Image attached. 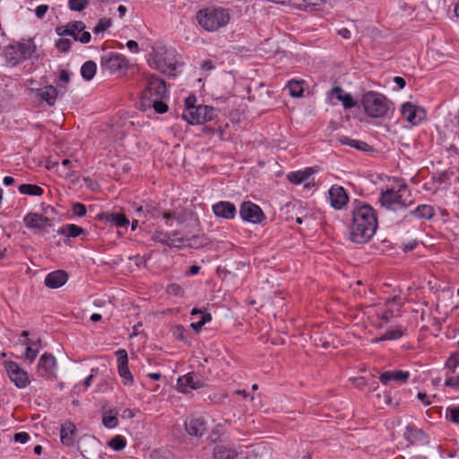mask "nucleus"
Wrapping results in <instances>:
<instances>
[{
  "label": "nucleus",
  "instance_id": "nucleus-25",
  "mask_svg": "<svg viewBox=\"0 0 459 459\" xmlns=\"http://www.w3.org/2000/svg\"><path fill=\"white\" fill-rule=\"evenodd\" d=\"M15 46L19 48L20 56L22 60L30 58L36 49V46L31 39H22Z\"/></svg>",
  "mask_w": 459,
  "mask_h": 459
},
{
  "label": "nucleus",
  "instance_id": "nucleus-15",
  "mask_svg": "<svg viewBox=\"0 0 459 459\" xmlns=\"http://www.w3.org/2000/svg\"><path fill=\"white\" fill-rule=\"evenodd\" d=\"M24 224L30 230H44L47 227H51V220L48 217L36 212L28 213L23 219Z\"/></svg>",
  "mask_w": 459,
  "mask_h": 459
},
{
  "label": "nucleus",
  "instance_id": "nucleus-37",
  "mask_svg": "<svg viewBox=\"0 0 459 459\" xmlns=\"http://www.w3.org/2000/svg\"><path fill=\"white\" fill-rule=\"evenodd\" d=\"M108 445L109 447H111L115 451H120L122 450L126 445V440L124 437L117 435L112 437L108 442Z\"/></svg>",
  "mask_w": 459,
  "mask_h": 459
},
{
  "label": "nucleus",
  "instance_id": "nucleus-40",
  "mask_svg": "<svg viewBox=\"0 0 459 459\" xmlns=\"http://www.w3.org/2000/svg\"><path fill=\"white\" fill-rule=\"evenodd\" d=\"M60 439L65 446H73L75 443L74 432H60Z\"/></svg>",
  "mask_w": 459,
  "mask_h": 459
},
{
  "label": "nucleus",
  "instance_id": "nucleus-5",
  "mask_svg": "<svg viewBox=\"0 0 459 459\" xmlns=\"http://www.w3.org/2000/svg\"><path fill=\"white\" fill-rule=\"evenodd\" d=\"M379 202L385 208L397 212L412 204L406 186L403 185L397 191L386 189L381 193Z\"/></svg>",
  "mask_w": 459,
  "mask_h": 459
},
{
  "label": "nucleus",
  "instance_id": "nucleus-30",
  "mask_svg": "<svg viewBox=\"0 0 459 459\" xmlns=\"http://www.w3.org/2000/svg\"><path fill=\"white\" fill-rule=\"evenodd\" d=\"M97 71V65L93 61L85 62L81 68V74L83 79L90 81L91 80Z\"/></svg>",
  "mask_w": 459,
  "mask_h": 459
},
{
  "label": "nucleus",
  "instance_id": "nucleus-62",
  "mask_svg": "<svg viewBox=\"0 0 459 459\" xmlns=\"http://www.w3.org/2000/svg\"><path fill=\"white\" fill-rule=\"evenodd\" d=\"M75 429V426L73 422H65V424L62 425L61 427V430H74Z\"/></svg>",
  "mask_w": 459,
  "mask_h": 459
},
{
  "label": "nucleus",
  "instance_id": "nucleus-11",
  "mask_svg": "<svg viewBox=\"0 0 459 459\" xmlns=\"http://www.w3.org/2000/svg\"><path fill=\"white\" fill-rule=\"evenodd\" d=\"M30 95L37 98L39 102H46L49 107H53L56 103L58 91L52 85H48L42 88H29Z\"/></svg>",
  "mask_w": 459,
  "mask_h": 459
},
{
  "label": "nucleus",
  "instance_id": "nucleus-51",
  "mask_svg": "<svg viewBox=\"0 0 459 459\" xmlns=\"http://www.w3.org/2000/svg\"><path fill=\"white\" fill-rule=\"evenodd\" d=\"M153 238L157 241H160L161 243H166L169 246L171 245H174V246H177L176 244H174V240L170 239L169 237H166L164 236V238H162V234L161 233H156L153 237Z\"/></svg>",
  "mask_w": 459,
  "mask_h": 459
},
{
  "label": "nucleus",
  "instance_id": "nucleus-20",
  "mask_svg": "<svg viewBox=\"0 0 459 459\" xmlns=\"http://www.w3.org/2000/svg\"><path fill=\"white\" fill-rule=\"evenodd\" d=\"M241 451L230 445L219 444L212 449L213 459H238Z\"/></svg>",
  "mask_w": 459,
  "mask_h": 459
},
{
  "label": "nucleus",
  "instance_id": "nucleus-54",
  "mask_svg": "<svg viewBox=\"0 0 459 459\" xmlns=\"http://www.w3.org/2000/svg\"><path fill=\"white\" fill-rule=\"evenodd\" d=\"M417 397L424 405L431 404V398L427 395L426 393L419 392Z\"/></svg>",
  "mask_w": 459,
  "mask_h": 459
},
{
  "label": "nucleus",
  "instance_id": "nucleus-36",
  "mask_svg": "<svg viewBox=\"0 0 459 459\" xmlns=\"http://www.w3.org/2000/svg\"><path fill=\"white\" fill-rule=\"evenodd\" d=\"M290 90V95L295 98L301 97L303 94L302 82L299 81H290L288 83Z\"/></svg>",
  "mask_w": 459,
  "mask_h": 459
},
{
  "label": "nucleus",
  "instance_id": "nucleus-9",
  "mask_svg": "<svg viewBox=\"0 0 459 459\" xmlns=\"http://www.w3.org/2000/svg\"><path fill=\"white\" fill-rule=\"evenodd\" d=\"M4 367L10 380L13 382L18 388H24L30 384L28 373L20 368L16 362L6 361Z\"/></svg>",
  "mask_w": 459,
  "mask_h": 459
},
{
  "label": "nucleus",
  "instance_id": "nucleus-48",
  "mask_svg": "<svg viewBox=\"0 0 459 459\" xmlns=\"http://www.w3.org/2000/svg\"><path fill=\"white\" fill-rule=\"evenodd\" d=\"M341 102L345 108H351L357 105V103L353 101L351 95L349 93H346L345 96H343Z\"/></svg>",
  "mask_w": 459,
  "mask_h": 459
},
{
  "label": "nucleus",
  "instance_id": "nucleus-12",
  "mask_svg": "<svg viewBox=\"0 0 459 459\" xmlns=\"http://www.w3.org/2000/svg\"><path fill=\"white\" fill-rule=\"evenodd\" d=\"M117 369L120 377L123 379L125 385H132L134 384V377L128 368V356L126 350H118L117 352Z\"/></svg>",
  "mask_w": 459,
  "mask_h": 459
},
{
  "label": "nucleus",
  "instance_id": "nucleus-59",
  "mask_svg": "<svg viewBox=\"0 0 459 459\" xmlns=\"http://www.w3.org/2000/svg\"><path fill=\"white\" fill-rule=\"evenodd\" d=\"M185 102H186V108L196 107V106H195V98L194 96H190V97L186 98Z\"/></svg>",
  "mask_w": 459,
  "mask_h": 459
},
{
  "label": "nucleus",
  "instance_id": "nucleus-32",
  "mask_svg": "<svg viewBox=\"0 0 459 459\" xmlns=\"http://www.w3.org/2000/svg\"><path fill=\"white\" fill-rule=\"evenodd\" d=\"M83 232L82 228L75 225V224H68L65 227H62L57 230L58 234L65 235L69 238H75L81 235Z\"/></svg>",
  "mask_w": 459,
  "mask_h": 459
},
{
  "label": "nucleus",
  "instance_id": "nucleus-56",
  "mask_svg": "<svg viewBox=\"0 0 459 459\" xmlns=\"http://www.w3.org/2000/svg\"><path fill=\"white\" fill-rule=\"evenodd\" d=\"M445 385L450 387H459V377H450L446 379Z\"/></svg>",
  "mask_w": 459,
  "mask_h": 459
},
{
  "label": "nucleus",
  "instance_id": "nucleus-27",
  "mask_svg": "<svg viewBox=\"0 0 459 459\" xmlns=\"http://www.w3.org/2000/svg\"><path fill=\"white\" fill-rule=\"evenodd\" d=\"M404 333V329L399 325L394 328L387 329L379 338H377L373 342L381 341H393L401 338Z\"/></svg>",
  "mask_w": 459,
  "mask_h": 459
},
{
  "label": "nucleus",
  "instance_id": "nucleus-58",
  "mask_svg": "<svg viewBox=\"0 0 459 459\" xmlns=\"http://www.w3.org/2000/svg\"><path fill=\"white\" fill-rule=\"evenodd\" d=\"M59 80L63 82L67 83L70 80L68 72L65 70H62L59 74Z\"/></svg>",
  "mask_w": 459,
  "mask_h": 459
},
{
  "label": "nucleus",
  "instance_id": "nucleus-64",
  "mask_svg": "<svg viewBox=\"0 0 459 459\" xmlns=\"http://www.w3.org/2000/svg\"><path fill=\"white\" fill-rule=\"evenodd\" d=\"M14 182H15V179L9 176L4 177L3 179V183L5 186H11V185L14 184Z\"/></svg>",
  "mask_w": 459,
  "mask_h": 459
},
{
  "label": "nucleus",
  "instance_id": "nucleus-61",
  "mask_svg": "<svg viewBox=\"0 0 459 459\" xmlns=\"http://www.w3.org/2000/svg\"><path fill=\"white\" fill-rule=\"evenodd\" d=\"M338 34L342 36L343 39H350L351 37V31L346 28L339 30Z\"/></svg>",
  "mask_w": 459,
  "mask_h": 459
},
{
  "label": "nucleus",
  "instance_id": "nucleus-45",
  "mask_svg": "<svg viewBox=\"0 0 459 459\" xmlns=\"http://www.w3.org/2000/svg\"><path fill=\"white\" fill-rule=\"evenodd\" d=\"M206 110L204 111V123L207 121H211L217 117V110L210 106H206Z\"/></svg>",
  "mask_w": 459,
  "mask_h": 459
},
{
  "label": "nucleus",
  "instance_id": "nucleus-50",
  "mask_svg": "<svg viewBox=\"0 0 459 459\" xmlns=\"http://www.w3.org/2000/svg\"><path fill=\"white\" fill-rule=\"evenodd\" d=\"M168 292L175 296H180L183 294V289L178 284L173 283L169 285Z\"/></svg>",
  "mask_w": 459,
  "mask_h": 459
},
{
  "label": "nucleus",
  "instance_id": "nucleus-22",
  "mask_svg": "<svg viewBox=\"0 0 459 459\" xmlns=\"http://www.w3.org/2000/svg\"><path fill=\"white\" fill-rule=\"evenodd\" d=\"M68 280V274L63 270H56L49 273L45 280V285L49 289H57L62 287Z\"/></svg>",
  "mask_w": 459,
  "mask_h": 459
},
{
  "label": "nucleus",
  "instance_id": "nucleus-60",
  "mask_svg": "<svg viewBox=\"0 0 459 459\" xmlns=\"http://www.w3.org/2000/svg\"><path fill=\"white\" fill-rule=\"evenodd\" d=\"M394 82L399 86L400 89H403L406 85L405 80L403 77L395 76Z\"/></svg>",
  "mask_w": 459,
  "mask_h": 459
},
{
  "label": "nucleus",
  "instance_id": "nucleus-46",
  "mask_svg": "<svg viewBox=\"0 0 459 459\" xmlns=\"http://www.w3.org/2000/svg\"><path fill=\"white\" fill-rule=\"evenodd\" d=\"M73 212L79 217H82L86 214V207L81 203H75L73 205Z\"/></svg>",
  "mask_w": 459,
  "mask_h": 459
},
{
  "label": "nucleus",
  "instance_id": "nucleus-17",
  "mask_svg": "<svg viewBox=\"0 0 459 459\" xmlns=\"http://www.w3.org/2000/svg\"><path fill=\"white\" fill-rule=\"evenodd\" d=\"M403 305V302L400 296H394L393 298L388 299L384 304L381 319L385 323L390 322L391 319L398 314Z\"/></svg>",
  "mask_w": 459,
  "mask_h": 459
},
{
  "label": "nucleus",
  "instance_id": "nucleus-31",
  "mask_svg": "<svg viewBox=\"0 0 459 459\" xmlns=\"http://www.w3.org/2000/svg\"><path fill=\"white\" fill-rule=\"evenodd\" d=\"M312 169H307L304 171L292 172L288 176L289 180L293 184H300L312 175Z\"/></svg>",
  "mask_w": 459,
  "mask_h": 459
},
{
  "label": "nucleus",
  "instance_id": "nucleus-14",
  "mask_svg": "<svg viewBox=\"0 0 459 459\" xmlns=\"http://www.w3.org/2000/svg\"><path fill=\"white\" fill-rule=\"evenodd\" d=\"M328 193L333 208L341 210L348 204L349 196L342 186L334 185L329 189Z\"/></svg>",
  "mask_w": 459,
  "mask_h": 459
},
{
  "label": "nucleus",
  "instance_id": "nucleus-29",
  "mask_svg": "<svg viewBox=\"0 0 459 459\" xmlns=\"http://www.w3.org/2000/svg\"><path fill=\"white\" fill-rule=\"evenodd\" d=\"M410 215L415 216L418 219H430L434 215V210L430 205L421 204L412 210Z\"/></svg>",
  "mask_w": 459,
  "mask_h": 459
},
{
  "label": "nucleus",
  "instance_id": "nucleus-42",
  "mask_svg": "<svg viewBox=\"0 0 459 459\" xmlns=\"http://www.w3.org/2000/svg\"><path fill=\"white\" fill-rule=\"evenodd\" d=\"M110 25L111 22L109 19H101L92 30L95 34H99L104 32L108 28L110 27Z\"/></svg>",
  "mask_w": 459,
  "mask_h": 459
},
{
  "label": "nucleus",
  "instance_id": "nucleus-43",
  "mask_svg": "<svg viewBox=\"0 0 459 459\" xmlns=\"http://www.w3.org/2000/svg\"><path fill=\"white\" fill-rule=\"evenodd\" d=\"M349 146L363 152H368L371 149V147L367 143L355 139H351Z\"/></svg>",
  "mask_w": 459,
  "mask_h": 459
},
{
  "label": "nucleus",
  "instance_id": "nucleus-8",
  "mask_svg": "<svg viewBox=\"0 0 459 459\" xmlns=\"http://www.w3.org/2000/svg\"><path fill=\"white\" fill-rule=\"evenodd\" d=\"M38 374L46 379L54 380L56 378L57 362L54 355L45 352L39 358Z\"/></svg>",
  "mask_w": 459,
  "mask_h": 459
},
{
  "label": "nucleus",
  "instance_id": "nucleus-18",
  "mask_svg": "<svg viewBox=\"0 0 459 459\" xmlns=\"http://www.w3.org/2000/svg\"><path fill=\"white\" fill-rule=\"evenodd\" d=\"M178 390L181 393H187L189 389H199L204 386L201 379L195 373H188L178 377Z\"/></svg>",
  "mask_w": 459,
  "mask_h": 459
},
{
  "label": "nucleus",
  "instance_id": "nucleus-2",
  "mask_svg": "<svg viewBox=\"0 0 459 459\" xmlns=\"http://www.w3.org/2000/svg\"><path fill=\"white\" fill-rule=\"evenodd\" d=\"M147 85L141 95V105L144 108H153L158 114L168 111V105L164 102L168 97L165 82L154 74L146 78Z\"/></svg>",
  "mask_w": 459,
  "mask_h": 459
},
{
  "label": "nucleus",
  "instance_id": "nucleus-63",
  "mask_svg": "<svg viewBox=\"0 0 459 459\" xmlns=\"http://www.w3.org/2000/svg\"><path fill=\"white\" fill-rule=\"evenodd\" d=\"M213 67L214 66H213L212 61H210V60L204 61L202 64V68L204 70L210 71V70L213 69Z\"/></svg>",
  "mask_w": 459,
  "mask_h": 459
},
{
  "label": "nucleus",
  "instance_id": "nucleus-7",
  "mask_svg": "<svg viewBox=\"0 0 459 459\" xmlns=\"http://www.w3.org/2000/svg\"><path fill=\"white\" fill-rule=\"evenodd\" d=\"M85 24L77 21L68 23L66 26L56 28V32L60 36H72L74 40L82 43H88L91 40V33L84 31Z\"/></svg>",
  "mask_w": 459,
  "mask_h": 459
},
{
  "label": "nucleus",
  "instance_id": "nucleus-35",
  "mask_svg": "<svg viewBox=\"0 0 459 459\" xmlns=\"http://www.w3.org/2000/svg\"><path fill=\"white\" fill-rule=\"evenodd\" d=\"M19 191L22 195H41L43 194V189L37 186L31 184H22L19 186Z\"/></svg>",
  "mask_w": 459,
  "mask_h": 459
},
{
  "label": "nucleus",
  "instance_id": "nucleus-53",
  "mask_svg": "<svg viewBox=\"0 0 459 459\" xmlns=\"http://www.w3.org/2000/svg\"><path fill=\"white\" fill-rule=\"evenodd\" d=\"M28 439H29V436H28L27 432H17L14 435V440L16 442H20L22 444H24L25 442H27Z\"/></svg>",
  "mask_w": 459,
  "mask_h": 459
},
{
  "label": "nucleus",
  "instance_id": "nucleus-4",
  "mask_svg": "<svg viewBox=\"0 0 459 459\" xmlns=\"http://www.w3.org/2000/svg\"><path fill=\"white\" fill-rule=\"evenodd\" d=\"M178 65L177 53L172 48L156 47L153 48L151 66L162 74L175 75L174 72Z\"/></svg>",
  "mask_w": 459,
  "mask_h": 459
},
{
  "label": "nucleus",
  "instance_id": "nucleus-26",
  "mask_svg": "<svg viewBox=\"0 0 459 459\" xmlns=\"http://www.w3.org/2000/svg\"><path fill=\"white\" fill-rule=\"evenodd\" d=\"M4 57L6 62L12 66H14L20 62L23 61L20 56L19 48L15 46V44L9 45L4 48Z\"/></svg>",
  "mask_w": 459,
  "mask_h": 459
},
{
  "label": "nucleus",
  "instance_id": "nucleus-3",
  "mask_svg": "<svg viewBox=\"0 0 459 459\" xmlns=\"http://www.w3.org/2000/svg\"><path fill=\"white\" fill-rule=\"evenodd\" d=\"M196 20L204 30L213 32L225 27L230 20V15L224 8L208 7L196 13Z\"/></svg>",
  "mask_w": 459,
  "mask_h": 459
},
{
  "label": "nucleus",
  "instance_id": "nucleus-49",
  "mask_svg": "<svg viewBox=\"0 0 459 459\" xmlns=\"http://www.w3.org/2000/svg\"><path fill=\"white\" fill-rule=\"evenodd\" d=\"M345 94L346 93H344V91L339 86L333 87L329 92L330 96L335 97L339 101H342V99L343 96H345Z\"/></svg>",
  "mask_w": 459,
  "mask_h": 459
},
{
  "label": "nucleus",
  "instance_id": "nucleus-13",
  "mask_svg": "<svg viewBox=\"0 0 459 459\" xmlns=\"http://www.w3.org/2000/svg\"><path fill=\"white\" fill-rule=\"evenodd\" d=\"M101 66L110 73H116L127 67V60L119 54H108L101 57Z\"/></svg>",
  "mask_w": 459,
  "mask_h": 459
},
{
  "label": "nucleus",
  "instance_id": "nucleus-21",
  "mask_svg": "<svg viewBox=\"0 0 459 459\" xmlns=\"http://www.w3.org/2000/svg\"><path fill=\"white\" fill-rule=\"evenodd\" d=\"M206 109V105H198L195 108H186L182 114V118L190 125L203 124Z\"/></svg>",
  "mask_w": 459,
  "mask_h": 459
},
{
  "label": "nucleus",
  "instance_id": "nucleus-44",
  "mask_svg": "<svg viewBox=\"0 0 459 459\" xmlns=\"http://www.w3.org/2000/svg\"><path fill=\"white\" fill-rule=\"evenodd\" d=\"M459 366V353H453L446 361V367L453 372Z\"/></svg>",
  "mask_w": 459,
  "mask_h": 459
},
{
  "label": "nucleus",
  "instance_id": "nucleus-47",
  "mask_svg": "<svg viewBox=\"0 0 459 459\" xmlns=\"http://www.w3.org/2000/svg\"><path fill=\"white\" fill-rule=\"evenodd\" d=\"M56 48L62 52H66L71 47V41L66 39H60L56 41Z\"/></svg>",
  "mask_w": 459,
  "mask_h": 459
},
{
  "label": "nucleus",
  "instance_id": "nucleus-19",
  "mask_svg": "<svg viewBox=\"0 0 459 459\" xmlns=\"http://www.w3.org/2000/svg\"><path fill=\"white\" fill-rule=\"evenodd\" d=\"M212 212L216 217L226 220H232L237 214L235 205L227 201H220L212 206Z\"/></svg>",
  "mask_w": 459,
  "mask_h": 459
},
{
  "label": "nucleus",
  "instance_id": "nucleus-16",
  "mask_svg": "<svg viewBox=\"0 0 459 459\" xmlns=\"http://www.w3.org/2000/svg\"><path fill=\"white\" fill-rule=\"evenodd\" d=\"M401 111L403 117L411 125H418L425 117L423 108L410 102L404 103Z\"/></svg>",
  "mask_w": 459,
  "mask_h": 459
},
{
  "label": "nucleus",
  "instance_id": "nucleus-24",
  "mask_svg": "<svg viewBox=\"0 0 459 459\" xmlns=\"http://www.w3.org/2000/svg\"><path fill=\"white\" fill-rule=\"evenodd\" d=\"M191 316L193 319H196L191 323L190 326L196 333L200 332L203 326L212 320V316L206 310H200L197 308H193L191 311Z\"/></svg>",
  "mask_w": 459,
  "mask_h": 459
},
{
  "label": "nucleus",
  "instance_id": "nucleus-28",
  "mask_svg": "<svg viewBox=\"0 0 459 459\" xmlns=\"http://www.w3.org/2000/svg\"><path fill=\"white\" fill-rule=\"evenodd\" d=\"M185 425L186 430H200L207 428V422L202 416H191Z\"/></svg>",
  "mask_w": 459,
  "mask_h": 459
},
{
  "label": "nucleus",
  "instance_id": "nucleus-23",
  "mask_svg": "<svg viewBox=\"0 0 459 459\" xmlns=\"http://www.w3.org/2000/svg\"><path fill=\"white\" fill-rule=\"evenodd\" d=\"M409 377V371L389 370L380 374L379 380L384 385H388L392 381L396 383H405L408 380Z\"/></svg>",
  "mask_w": 459,
  "mask_h": 459
},
{
  "label": "nucleus",
  "instance_id": "nucleus-41",
  "mask_svg": "<svg viewBox=\"0 0 459 459\" xmlns=\"http://www.w3.org/2000/svg\"><path fill=\"white\" fill-rule=\"evenodd\" d=\"M446 417L450 421L459 423V408L449 407L446 409Z\"/></svg>",
  "mask_w": 459,
  "mask_h": 459
},
{
  "label": "nucleus",
  "instance_id": "nucleus-52",
  "mask_svg": "<svg viewBox=\"0 0 459 459\" xmlns=\"http://www.w3.org/2000/svg\"><path fill=\"white\" fill-rule=\"evenodd\" d=\"M48 5H47V4H40V5H39L36 8L35 13H36L38 18L42 19L45 16V14L48 12Z\"/></svg>",
  "mask_w": 459,
  "mask_h": 459
},
{
  "label": "nucleus",
  "instance_id": "nucleus-34",
  "mask_svg": "<svg viewBox=\"0 0 459 459\" xmlns=\"http://www.w3.org/2000/svg\"><path fill=\"white\" fill-rule=\"evenodd\" d=\"M106 218L118 227H126L129 224V221L124 213H109L106 215Z\"/></svg>",
  "mask_w": 459,
  "mask_h": 459
},
{
  "label": "nucleus",
  "instance_id": "nucleus-57",
  "mask_svg": "<svg viewBox=\"0 0 459 459\" xmlns=\"http://www.w3.org/2000/svg\"><path fill=\"white\" fill-rule=\"evenodd\" d=\"M126 47L132 53L139 52L138 43L134 40H128L126 42Z\"/></svg>",
  "mask_w": 459,
  "mask_h": 459
},
{
  "label": "nucleus",
  "instance_id": "nucleus-6",
  "mask_svg": "<svg viewBox=\"0 0 459 459\" xmlns=\"http://www.w3.org/2000/svg\"><path fill=\"white\" fill-rule=\"evenodd\" d=\"M361 102L365 112L371 117H382L387 114L389 101L377 91H368L362 95Z\"/></svg>",
  "mask_w": 459,
  "mask_h": 459
},
{
  "label": "nucleus",
  "instance_id": "nucleus-39",
  "mask_svg": "<svg viewBox=\"0 0 459 459\" xmlns=\"http://www.w3.org/2000/svg\"><path fill=\"white\" fill-rule=\"evenodd\" d=\"M89 4V0H69L68 6L73 11H82Z\"/></svg>",
  "mask_w": 459,
  "mask_h": 459
},
{
  "label": "nucleus",
  "instance_id": "nucleus-55",
  "mask_svg": "<svg viewBox=\"0 0 459 459\" xmlns=\"http://www.w3.org/2000/svg\"><path fill=\"white\" fill-rule=\"evenodd\" d=\"M83 181L86 183L87 187L90 188L91 190L94 191L99 188L98 183L90 178H84Z\"/></svg>",
  "mask_w": 459,
  "mask_h": 459
},
{
  "label": "nucleus",
  "instance_id": "nucleus-10",
  "mask_svg": "<svg viewBox=\"0 0 459 459\" xmlns=\"http://www.w3.org/2000/svg\"><path fill=\"white\" fill-rule=\"evenodd\" d=\"M239 214L243 221L254 224L260 223L264 219V214L261 208L249 201L242 203Z\"/></svg>",
  "mask_w": 459,
  "mask_h": 459
},
{
  "label": "nucleus",
  "instance_id": "nucleus-33",
  "mask_svg": "<svg viewBox=\"0 0 459 459\" xmlns=\"http://www.w3.org/2000/svg\"><path fill=\"white\" fill-rule=\"evenodd\" d=\"M117 413L113 411H106L102 415V423L108 429H113L117 427L118 420L117 417Z\"/></svg>",
  "mask_w": 459,
  "mask_h": 459
},
{
  "label": "nucleus",
  "instance_id": "nucleus-38",
  "mask_svg": "<svg viewBox=\"0 0 459 459\" xmlns=\"http://www.w3.org/2000/svg\"><path fill=\"white\" fill-rule=\"evenodd\" d=\"M41 340L38 339L37 345L38 347L33 349L30 346L26 347L25 351V358L29 360L30 363H32L39 353V348H40Z\"/></svg>",
  "mask_w": 459,
  "mask_h": 459
},
{
  "label": "nucleus",
  "instance_id": "nucleus-1",
  "mask_svg": "<svg viewBox=\"0 0 459 459\" xmlns=\"http://www.w3.org/2000/svg\"><path fill=\"white\" fill-rule=\"evenodd\" d=\"M377 229V216L369 205L364 204L354 209L350 227V238L352 242L367 243L375 235Z\"/></svg>",
  "mask_w": 459,
  "mask_h": 459
}]
</instances>
